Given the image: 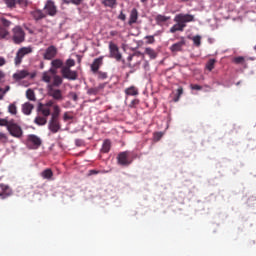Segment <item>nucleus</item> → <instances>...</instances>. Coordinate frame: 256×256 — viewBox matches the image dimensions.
Returning <instances> with one entry per match:
<instances>
[{
    "label": "nucleus",
    "mask_w": 256,
    "mask_h": 256,
    "mask_svg": "<svg viewBox=\"0 0 256 256\" xmlns=\"http://www.w3.org/2000/svg\"><path fill=\"white\" fill-rule=\"evenodd\" d=\"M55 106L60 108V106L54 104V100H49L46 103H38V107H36L38 116H36L33 121L35 125H38V127L45 126L47 123V117L52 115L51 108L54 110Z\"/></svg>",
    "instance_id": "nucleus-1"
},
{
    "label": "nucleus",
    "mask_w": 256,
    "mask_h": 256,
    "mask_svg": "<svg viewBox=\"0 0 256 256\" xmlns=\"http://www.w3.org/2000/svg\"><path fill=\"white\" fill-rule=\"evenodd\" d=\"M175 24L169 29L171 34L183 32L187 23L194 22V16L191 14H177L174 17Z\"/></svg>",
    "instance_id": "nucleus-2"
},
{
    "label": "nucleus",
    "mask_w": 256,
    "mask_h": 256,
    "mask_svg": "<svg viewBox=\"0 0 256 256\" xmlns=\"http://www.w3.org/2000/svg\"><path fill=\"white\" fill-rule=\"evenodd\" d=\"M60 114L61 109L58 106L54 107V111L50 114L49 122L46 123L47 128L49 129L50 133L57 134L61 130V122H60Z\"/></svg>",
    "instance_id": "nucleus-3"
},
{
    "label": "nucleus",
    "mask_w": 256,
    "mask_h": 256,
    "mask_svg": "<svg viewBox=\"0 0 256 256\" xmlns=\"http://www.w3.org/2000/svg\"><path fill=\"white\" fill-rule=\"evenodd\" d=\"M33 53L32 46H24L20 47L17 52L16 56H14V66L19 67L22 64V60Z\"/></svg>",
    "instance_id": "nucleus-4"
},
{
    "label": "nucleus",
    "mask_w": 256,
    "mask_h": 256,
    "mask_svg": "<svg viewBox=\"0 0 256 256\" xmlns=\"http://www.w3.org/2000/svg\"><path fill=\"white\" fill-rule=\"evenodd\" d=\"M11 39L16 45H21L25 41V32L21 26L17 25L11 30Z\"/></svg>",
    "instance_id": "nucleus-5"
},
{
    "label": "nucleus",
    "mask_w": 256,
    "mask_h": 256,
    "mask_svg": "<svg viewBox=\"0 0 256 256\" xmlns=\"http://www.w3.org/2000/svg\"><path fill=\"white\" fill-rule=\"evenodd\" d=\"M11 26V22L6 18H0V39H7L10 36L8 28Z\"/></svg>",
    "instance_id": "nucleus-6"
},
{
    "label": "nucleus",
    "mask_w": 256,
    "mask_h": 256,
    "mask_svg": "<svg viewBox=\"0 0 256 256\" xmlns=\"http://www.w3.org/2000/svg\"><path fill=\"white\" fill-rule=\"evenodd\" d=\"M50 17H55L58 13L57 6L53 0H47L46 5H44V12Z\"/></svg>",
    "instance_id": "nucleus-7"
},
{
    "label": "nucleus",
    "mask_w": 256,
    "mask_h": 256,
    "mask_svg": "<svg viewBox=\"0 0 256 256\" xmlns=\"http://www.w3.org/2000/svg\"><path fill=\"white\" fill-rule=\"evenodd\" d=\"M6 130H8V133H10L11 137H14L16 139H21L24 133L19 124H11L9 127H6Z\"/></svg>",
    "instance_id": "nucleus-8"
},
{
    "label": "nucleus",
    "mask_w": 256,
    "mask_h": 256,
    "mask_svg": "<svg viewBox=\"0 0 256 256\" xmlns=\"http://www.w3.org/2000/svg\"><path fill=\"white\" fill-rule=\"evenodd\" d=\"M42 144V140L36 135H28L27 146L28 149L36 150Z\"/></svg>",
    "instance_id": "nucleus-9"
},
{
    "label": "nucleus",
    "mask_w": 256,
    "mask_h": 256,
    "mask_svg": "<svg viewBox=\"0 0 256 256\" xmlns=\"http://www.w3.org/2000/svg\"><path fill=\"white\" fill-rule=\"evenodd\" d=\"M117 164L121 165L122 167H128L132 164V161L129 159V152L124 151L117 155Z\"/></svg>",
    "instance_id": "nucleus-10"
},
{
    "label": "nucleus",
    "mask_w": 256,
    "mask_h": 256,
    "mask_svg": "<svg viewBox=\"0 0 256 256\" xmlns=\"http://www.w3.org/2000/svg\"><path fill=\"white\" fill-rule=\"evenodd\" d=\"M47 95L53 98L55 101L63 100V94L60 89H55L52 86H47Z\"/></svg>",
    "instance_id": "nucleus-11"
},
{
    "label": "nucleus",
    "mask_w": 256,
    "mask_h": 256,
    "mask_svg": "<svg viewBox=\"0 0 256 256\" xmlns=\"http://www.w3.org/2000/svg\"><path fill=\"white\" fill-rule=\"evenodd\" d=\"M61 75L63 79L72 80V81L77 80V77H78L77 71H72L71 68H62Z\"/></svg>",
    "instance_id": "nucleus-12"
},
{
    "label": "nucleus",
    "mask_w": 256,
    "mask_h": 256,
    "mask_svg": "<svg viewBox=\"0 0 256 256\" xmlns=\"http://www.w3.org/2000/svg\"><path fill=\"white\" fill-rule=\"evenodd\" d=\"M109 49H110V57L113 59H116V61H121L122 55L119 52L118 46L115 43L110 42Z\"/></svg>",
    "instance_id": "nucleus-13"
},
{
    "label": "nucleus",
    "mask_w": 256,
    "mask_h": 256,
    "mask_svg": "<svg viewBox=\"0 0 256 256\" xmlns=\"http://www.w3.org/2000/svg\"><path fill=\"white\" fill-rule=\"evenodd\" d=\"M0 199L5 200L8 197H11L13 195V190L10 188V186L5 185L4 183H0Z\"/></svg>",
    "instance_id": "nucleus-14"
},
{
    "label": "nucleus",
    "mask_w": 256,
    "mask_h": 256,
    "mask_svg": "<svg viewBox=\"0 0 256 256\" xmlns=\"http://www.w3.org/2000/svg\"><path fill=\"white\" fill-rule=\"evenodd\" d=\"M56 56H57V48H56L54 45H52V46H49V47L46 49V52L44 53L43 58H44V60H46V61H51V60H53Z\"/></svg>",
    "instance_id": "nucleus-15"
},
{
    "label": "nucleus",
    "mask_w": 256,
    "mask_h": 256,
    "mask_svg": "<svg viewBox=\"0 0 256 256\" xmlns=\"http://www.w3.org/2000/svg\"><path fill=\"white\" fill-rule=\"evenodd\" d=\"M30 15H32L33 20H35L36 22H40L47 16H49L46 12H43V10L41 9L33 10L32 12H30Z\"/></svg>",
    "instance_id": "nucleus-16"
},
{
    "label": "nucleus",
    "mask_w": 256,
    "mask_h": 256,
    "mask_svg": "<svg viewBox=\"0 0 256 256\" xmlns=\"http://www.w3.org/2000/svg\"><path fill=\"white\" fill-rule=\"evenodd\" d=\"M103 64H104V56H100L94 59L91 64L92 73L96 74Z\"/></svg>",
    "instance_id": "nucleus-17"
},
{
    "label": "nucleus",
    "mask_w": 256,
    "mask_h": 256,
    "mask_svg": "<svg viewBox=\"0 0 256 256\" xmlns=\"http://www.w3.org/2000/svg\"><path fill=\"white\" fill-rule=\"evenodd\" d=\"M30 73L28 70H19L13 74V79L16 82L22 81L25 78L29 77Z\"/></svg>",
    "instance_id": "nucleus-18"
},
{
    "label": "nucleus",
    "mask_w": 256,
    "mask_h": 256,
    "mask_svg": "<svg viewBox=\"0 0 256 256\" xmlns=\"http://www.w3.org/2000/svg\"><path fill=\"white\" fill-rule=\"evenodd\" d=\"M33 109H35V106H33V104L30 102H25L24 104H22V113L25 116H30V114H32Z\"/></svg>",
    "instance_id": "nucleus-19"
},
{
    "label": "nucleus",
    "mask_w": 256,
    "mask_h": 256,
    "mask_svg": "<svg viewBox=\"0 0 256 256\" xmlns=\"http://www.w3.org/2000/svg\"><path fill=\"white\" fill-rule=\"evenodd\" d=\"M105 88V84H99V86L97 87H92V88H89L88 91H87V94L89 96H96L98 95L101 91H103Z\"/></svg>",
    "instance_id": "nucleus-20"
},
{
    "label": "nucleus",
    "mask_w": 256,
    "mask_h": 256,
    "mask_svg": "<svg viewBox=\"0 0 256 256\" xmlns=\"http://www.w3.org/2000/svg\"><path fill=\"white\" fill-rule=\"evenodd\" d=\"M183 46H185V41L177 42L172 44L170 50L172 53L182 52Z\"/></svg>",
    "instance_id": "nucleus-21"
},
{
    "label": "nucleus",
    "mask_w": 256,
    "mask_h": 256,
    "mask_svg": "<svg viewBox=\"0 0 256 256\" xmlns=\"http://www.w3.org/2000/svg\"><path fill=\"white\" fill-rule=\"evenodd\" d=\"M169 20H171L170 16H165V15H162V14H158V15L155 16L156 25H161L165 22H168Z\"/></svg>",
    "instance_id": "nucleus-22"
},
{
    "label": "nucleus",
    "mask_w": 256,
    "mask_h": 256,
    "mask_svg": "<svg viewBox=\"0 0 256 256\" xmlns=\"http://www.w3.org/2000/svg\"><path fill=\"white\" fill-rule=\"evenodd\" d=\"M138 20V10L135 8L130 12V18L128 19V25H133Z\"/></svg>",
    "instance_id": "nucleus-23"
},
{
    "label": "nucleus",
    "mask_w": 256,
    "mask_h": 256,
    "mask_svg": "<svg viewBox=\"0 0 256 256\" xmlns=\"http://www.w3.org/2000/svg\"><path fill=\"white\" fill-rule=\"evenodd\" d=\"M61 84H63V77H61L60 75H53L52 84H49L47 86H52V88H54V87H60Z\"/></svg>",
    "instance_id": "nucleus-24"
},
{
    "label": "nucleus",
    "mask_w": 256,
    "mask_h": 256,
    "mask_svg": "<svg viewBox=\"0 0 256 256\" xmlns=\"http://www.w3.org/2000/svg\"><path fill=\"white\" fill-rule=\"evenodd\" d=\"M41 177L44 180H49L51 181L52 178L54 177V172L52 171V169H46L44 171L41 172Z\"/></svg>",
    "instance_id": "nucleus-25"
},
{
    "label": "nucleus",
    "mask_w": 256,
    "mask_h": 256,
    "mask_svg": "<svg viewBox=\"0 0 256 256\" xmlns=\"http://www.w3.org/2000/svg\"><path fill=\"white\" fill-rule=\"evenodd\" d=\"M111 149V141L109 139L103 140L102 149L100 150L102 153H108Z\"/></svg>",
    "instance_id": "nucleus-26"
},
{
    "label": "nucleus",
    "mask_w": 256,
    "mask_h": 256,
    "mask_svg": "<svg viewBox=\"0 0 256 256\" xmlns=\"http://www.w3.org/2000/svg\"><path fill=\"white\" fill-rule=\"evenodd\" d=\"M50 64L52 65V68L55 69H63L65 67L63 66V60L61 59H54Z\"/></svg>",
    "instance_id": "nucleus-27"
},
{
    "label": "nucleus",
    "mask_w": 256,
    "mask_h": 256,
    "mask_svg": "<svg viewBox=\"0 0 256 256\" xmlns=\"http://www.w3.org/2000/svg\"><path fill=\"white\" fill-rule=\"evenodd\" d=\"M125 95L127 96H137L138 95V89H136L135 86L128 87L125 89Z\"/></svg>",
    "instance_id": "nucleus-28"
},
{
    "label": "nucleus",
    "mask_w": 256,
    "mask_h": 256,
    "mask_svg": "<svg viewBox=\"0 0 256 256\" xmlns=\"http://www.w3.org/2000/svg\"><path fill=\"white\" fill-rule=\"evenodd\" d=\"M15 120L0 119V127H10V125H16Z\"/></svg>",
    "instance_id": "nucleus-29"
},
{
    "label": "nucleus",
    "mask_w": 256,
    "mask_h": 256,
    "mask_svg": "<svg viewBox=\"0 0 256 256\" xmlns=\"http://www.w3.org/2000/svg\"><path fill=\"white\" fill-rule=\"evenodd\" d=\"M144 54H146L147 56L150 57V59L154 60L157 58V52H155L154 49L152 48H146V50L144 51Z\"/></svg>",
    "instance_id": "nucleus-30"
},
{
    "label": "nucleus",
    "mask_w": 256,
    "mask_h": 256,
    "mask_svg": "<svg viewBox=\"0 0 256 256\" xmlns=\"http://www.w3.org/2000/svg\"><path fill=\"white\" fill-rule=\"evenodd\" d=\"M215 64H216V60L215 59H210L208 60V62H206L205 68L208 71H213V69H215Z\"/></svg>",
    "instance_id": "nucleus-31"
},
{
    "label": "nucleus",
    "mask_w": 256,
    "mask_h": 256,
    "mask_svg": "<svg viewBox=\"0 0 256 256\" xmlns=\"http://www.w3.org/2000/svg\"><path fill=\"white\" fill-rule=\"evenodd\" d=\"M25 96L27 97L28 100L36 101L35 92L32 89H28L25 92Z\"/></svg>",
    "instance_id": "nucleus-32"
},
{
    "label": "nucleus",
    "mask_w": 256,
    "mask_h": 256,
    "mask_svg": "<svg viewBox=\"0 0 256 256\" xmlns=\"http://www.w3.org/2000/svg\"><path fill=\"white\" fill-rule=\"evenodd\" d=\"M102 4L105 7H110L111 9H113L116 6V0H103Z\"/></svg>",
    "instance_id": "nucleus-33"
},
{
    "label": "nucleus",
    "mask_w": 256,
    "mask_h": 256,
    "mask_svg": "<svg viewBox=\"0 0 256 256\" xmlns=\"http://www.w3.org/2000/svg\"><path fill=\"white\" fill-rule=\"evenodd\" d=\"M8 113L13 116L18 114V108L16 107L15 103H11L10 106H8Z\"/></svg>",
    "instance_id": "nucleus-34"
},
{
    "label": "nucleus",
    "mask_w": 256,
    "mask_h": 256,
    "mask_svg": "<svg viewBox=\"0 0 256 256\" xmlns=\"http://www.w3.org/2000/svg\"><path fill=\"white\" fill-rule=\"evenodd\" d=\"M5 3L6 7L10 9H14L16 7L17 0H3Z\"/></svg>",
    "instance_id": "nucleus-35"
},
{
    "label": "nucleus",
    "mask_w": 256,
    "mask_h": 256,
    "mask_svg": "<svg viewBox=\"0 0 256 256\" xmlns=\"http://www.w3.org/2000/svg\"><path fill=\"white\" fill-rule=\"evenodd\" d=\"M183 95V87H178L177 94H175L173 101L175 103L179 102L180 97Z\"/></svg>",
    "instance_id": "nucleus-36"
},
{
    "label": "nucleus",
    "mask_w": 256,
    "mask_h": 256,
    "mask_svg": "<svg viewBox=\"0 0 256 256\" xmlns=\"http://www.w3.org/2000/svg\"><path fill=\"white\" fill-rule=\"evenodd\" d=\"M245 62L246 59L242 56L233 58V63H235L236 65H244Z\"/></svg>",
    "instance_id": "nucleus-37"
},
{
    "label": "nucleus",
    "mask_w": 256,
    "mask_h": 256,
    "mask_svg": "<svg viewBox=\"0 0 256 256\" xmlns=\"http://www.w3.org/2000/svg\"><path fill=\"white\" fill-rule=\"evenodd\" d=\"M51 75H49L48 72H44L42 73V82H45L47 84H50L51 83Z\"/></svg>",
    "instance_id": "nucleus-38"
},
{
    "label": "nucleus",
    "mask_w": 256,
    "mask_h": 256,
    "mask_svg": "<svg viewBox=\"0 0 256 256\" xmlns=\"http://www.w3.org/2000/svg\"><path fill=\"white\" fill-rule=\"evenodd\" d=\"M16 5H19L20 8H25L29 6V0H17Z\"/></svg>",
    "instance_id": "nucleus-39"
},
{
    "label": "nucleus",
    "mask_w": 256,
    "mask_h": 256,
    "mask_svg": "<svg viewBox=\"0 0 256 256\" xmlns=\"http://www.w3.org/2000/svg\"><path fill=\"white\" fill-rule=\"evenodd\" d=\"M74 66H75V60L74 59H67L66 60V66H64L63 68L71 69Z\"/></svg>",
    "instance_id": "nucleus-40"
},
{
    "label": "nucleus",
    "mask_w": 256,
    "mask_h": 256,
    "mask_svg": "<svg viewBox=\"0 0 256 256\" xmlns=\"http://www.w3.org/2000/svg\"><path fill=\"white\" fill-rule=\"evenodd\" d=\"M192 42L194 45H196V47H201V36H194L192 38Z\"/></svg>",
    "instance_id": "nucleus-41"
},
{
    "label": "nucleus",
    "mask_w": 256,
    "mask_h": 256,
    "mask_svg": "<svg viewBox=\"0 0 256 256\" xmlns=\"http://www.w3.org/2000/svg\"><path fill=\"white\" fill-rule=\"evenodd\" d=\"M8 142L7 134L0 132V143L6 144Z\"/></svg>",
    "instance_id": "nucleus-42"
},
{
    "label": "nucleus",
    "mask_w": 256,
    "mask_h": 256,
    "mask_svg": "<svg viewBox=\"0 0 256 256\" xmlns=\"http://www.w3.org/2000/svg\"><path fill=\"white\" fill-rule=\"evenodd\" d=\"M96 73L99 75L100 80H106L108 78L107 72L97 71Z\"/></svg>",
    "instance_id": "nucleus-43"
},
{
    "label": "nucleus",
    "mask_w": 256,
    "mask_h": 256,
    "mask_svg": "<svg viewBox=\"0 0 256 256\" xmlns=\"http://www.w3.org/2000/svg\"><path fill=\"white\" fill-rule=\"evenodd\" d=\"M146 39H147L146 43L149 44V45H152V44L155 43L154 36H146Z\"/></svg>",
    "instance_id": "nucleus-44"
},
{
    "label": "nucleus",
    "mask_w": 256,
    "mask_h": 256,
    "mask_svg": "<svg viewBox=\"0 0 256 256\" xmlns=\"http://www.w3.org/2000/svg\"><path fill=\"white\" fill-rule=\"evenodd\" d=\"M161 137H163V134H161V132H156L155 134H153V139L155 141H160Z\"/></svg>",
    "instance_id": "nucleus-45"
},
{
    "label": "nucleus",
    "mask_w": 256,
    "mask_h": 256,
    "mask_svg": "<svg viewBox=\"0 0 256 256\" xmlns=\"http://www.w3.org/2000/svg\"><path fill=\"white\" fill-rule=\"evenodd\" d=\"M72 119H73V117L70 116V115L68 114V112H64V115H63V120H64V121H69V120H72Z\"/></svg>",
    "instance_id": "nucleus-46"
},
{
    "label": "nucleus",
    "mask_w": 256,
    "mask_h": 256,
    "mask_svg": "<svg viewBox=\"0 0 256 256\" xmlns=\"http://www.w3.org/2000/svg\"><path fill=\"white\" fill-rule=\"evenodd\" d=\"M191 89L192 90H196V91H201L202 90V86H199L197 84H191Z\"/></svg>",
    "instance_id": "nucleus-47"
},
{
    "label": "nucleus",
    "mask_w": 256,
    "mask_h": 256,
    "mask_svg": "<svg viewBox=\"0 0 256 256\" xmlns=\"http://www.w3.org/2000/svg\"><path fill=\"white\" fill-rule=\"evenodd\" d=\"M57 69L58 68H50V70L49 71H46V72H48V73H50V74H52L53 76H55V75H57Z\"/></svg>",
    "instance_id": "nucleus-48"
},
{
    "label": "nucleus",
    "mask_w": 256,
    "mask_h": 256,
    "mask_svg": "<svg viewBox=\"0 0 256 256\" xmlns=\"http://www.w3.org/2000/svg\"><path fill=\"white\" fill-rule=\"evenodd\" d=\"M117 19L121 20L122 22H125L126 16L123 12H121V14H119V16H117Z\"/></svg>",
    "instance_id": "nucleus-49"
},
{
    "label": "nucleus",
    "mask_w": 256,
    "mask_h": 256,
    "mask_svg": "<svg viewBox=\"0 0 256 256\" xmlns=\"http://www.w3.org/2000/svg\"><path fill=\"white\" fill-rule=\"evenodd\" d=\"M83 0H72V4H74L75 6H80V4H82Z\"/></svg>",
    "instance_id": "nucleus-50"
},
{
    "label": "nucleus",
    "mask_w": 256,
    "mask_h": 256,
    "mask_svg": "<svg viewBox=\"0 0 256 256\" xmlns=\"http://www.w3.org/2000/svg\"><path fill=\"white\" fill-rule=\"evenodd\" d=\"M5 64H7V60H5L4 57H0V67L4 66Z\"/></svg>",
    "instance_id": "nucleus-51"
},
{
    "label": "nucleus",
    "mask_w": 256,
    "mask_h": 256,
    "mask_svg": "<svg viewBox=\"0 0 256 256\" xmlns=\"http://www.w3.org/2000/svg\"><path fill=\"white\" fill-rule=\"evenodd\" d=\"M99 174V171H96V170H89V176L91 175H97Z\"/></svg>",
    "instance_id": "nucleus-52"
},
{
    "label": "nucleus",
    "mask_w": 256,
    "mask_h": 256,
    "mask_svg": "<svg viewBox=\"0 0 256 256\" xmlns=\"http://www.w3.org/2000/svg\"><path fill=\"white\" fill-rule=\"evenodd\" d=\"M8 91H10V86H6V89H4V91L1 95L5 96Z\"/></svg>",
    "instance_id": "nucleus-53"
},
{
    "label": "nucleus",
    "mask_w": 256,
    "mask_h": 256,
    "mask_svg": "<svg viewBox=\"0 0 256 256\" xmlns=\"http://www.w3.org/2000/svg\"><path fill=\"white\" fill-rule=\"evenodd\" d=\"M78 99H79V97L77 96V94L73 93L72 100L77 101Z\"/></svg>",
    "instance_id": "nucleus-54"
},
{
    "label": "nucleus",
    "mask_w": 256,
    "mask_h": 256,
    "mask_svg": "<svg viewBox=\"0 0 256 256\" xmlns=\"http://www.w3.org/2000/svg\"><path fill=\"white\" fill-rule=\"evenodd\" d=\"M63 3L66 5L72 4V0H63Z\"/></svg>",
    "instance_id": "nucleus-55"
},
{
    "label": "nucleus",
    "mask_w": 256,
    "mask_h": 256,
    "mask_svg": "<svg viewBox=\"0 0 256 256\" xmlns=\"http://www.w3.org/2000/svg\"><path fill=\"white\" fill-rule=\"evenodd\" d=\"M4 77H5L4 71H0V80L4 79Z\"/></svg>",
    "instance_id": "nucleus-56"
},
{
    "label": "nucleus",
    "mask_w": 256,
    "mask_h": 256,
    "mask_svg": "<svg viewBox=\"0 0 256 256\" xmlns=\"http://www.w3.org/2000/svg\"><path fill=\"white\" fill-rule=\"evenodd\" d=\"M28 77H30V79H35L36 74L35 73H30V75H28Z\"/></svg>",
    "instance_id": "nucleus-57"
},
{
    "label": "nucleus",
    "mask_w": 256,
    "mask_h": 256,
    "mask_svg": "<svg viewBox=\"0 0 256 256\" xmlns=\"http://www.w3.org/2000/svg\"><path fill=\"white\" fill-rule=\"evenodd\" d=\"M138 103H139V101H138V100H133V101H132V106H134V105H138Z\"/></svg>",
    "instance_id": "nucleus-58"
},
{
    "label": "nucleus",
    "mask_w": 256,
    "mask_h": 256,
    "mask_svg": "<svg viewBox=\"0 0 256 256\" xmlns=\"http://www.w3.org/2000/svg\"><path fill=\"white\" fill-rule=\"evenodd\" d=\"M4 100V94H0V101Z\"/></svg>",
    "instance_id": "nucleus-59"
},
{
    "label": "nucleus",
    "mask_w": 256,
    "mask_h": 256,
    "mask_svg": "<svg viewBox=\"0 0 256 256\" xmlns=\"http://www.w3.org/2000/svg\"><path fill=\"white\" fill-rule=\"evenodd\" d=\"M4 94V89L0 87V95Z\"/></svg>",
    "instance_id": "nucleus-60"
},
{
    "label": "nucleus",
    "mask_w": 256,
    "mask_h": 256,
    "mask_svg": "<svg viewBox=\"0 0 256 256\" xmlns=\"http://www.w3.org/2000/svg\"><path fill=\"white\" fill-rule=\"evenodd\" d=\"M148 0H141V3H147Z\"/></svg>",
    "instance_id": "nucleus-61"
},
{
    "label": "nucleus",
    "mask_w": 256,
    "mask_h": 256,
    "mask_svg": "<svg viewBox=\"0 0 256 256\" xmlns=\"http://www.w3.org/2000/svg\"><path fill=\"white\" fill-rule=\"evenodd\" d=\"M111 36H115V32H111Z\"/></svg>",
    "instance_id": "nucleus-62"
},
{
    "label": "nucleus",
    "mask_w": 256,
    "mask_h": 256,
    "mask_svg": "<svg viewBox=\"0 0 256 256\" xmlns=\"http://www.w3.org/2000/svg\"><path fill=\"white\" fill-rule=\"evenodd\" d=\"M182 2H188L189 0H181Z\"/></svg>",
    "instance_id": "nucleus-63"
},
{
    "label": "nucleus",
    "mask_w": 256,
    "mask_h": 256,
    "mask_svg": "<svg viewBox=\"0 0 256 256\" xmlns=\"http://www.w3.org/2000/svg\"><path fill=\"white\" fill-rule=\"evenodd\" d=\"M253 49L255 50V52H256V45L253 47Z\"/></svg>",
    "instance_id": "nucleus-64"
}]
</instances>
